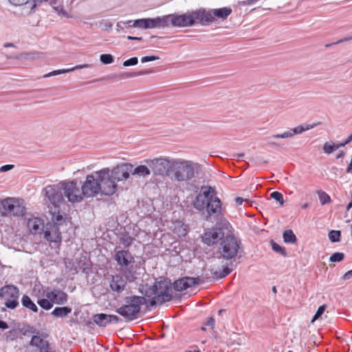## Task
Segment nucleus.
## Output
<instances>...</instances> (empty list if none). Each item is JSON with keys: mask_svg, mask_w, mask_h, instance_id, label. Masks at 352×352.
I'll use <instances>...</instances> for the list:
<instances>
[{"mask_svg": "<svg viewBox=\"0 0 352 352\" xmlns=\"http://www.w3.org/2000/svg\"><path fill=\"white\" fill-rule=\"evenodd\" d=\"M199 166L192 161L174 158L169 178L177 182H187L195 177Z\"/></svg>", "mask_w": 352, "mask_h": 352, "instance_id": "f257e3e1", "label": "nucleus"}, {"mask_svg": "<svg viewBox=\"0 0 352 352\" xmlns=\"http://www.w3.org/2000/svg\"><path fill=\"white\" fill-rule=\"evenodd\" d=\"M126 304L116 310V312L128 320L138 318L141 306L146 303L144 296H131L125 298Z\"/></svg>", "mask_w": 352, "mask_h": 352, "instance_id": "f03ea898", "label": "nucleus"}, {"mask_svg": "<svg viewBox=\"0 0 352 352\" xmlns=\"http://www.w3.org/2000/svg\"><path fill=\"white\" fill-rule=\"evenodd\" d=\"M241 241L233 234H227L225 238L221 241L218 251V258L224 260H232L237 256Z\"/></svg>", "mask_w": 352, "mask_h": 352, "instance_id": "7ed1b4c3", "label": "nucleus"}, {"mask_svg": "<svg viewBox=\"0 0 352 352\" xmlns=\"http://www.w3.org/2000/svg\"><path fill=\"white\" fill-rule=\"evenodd\" d=\"M230 224L225 217L221 218V221L217 222V227L209 229L202 236V241L208 245L217 243L222 241L228 233L230 232Z\"/></svg>", "mask_w": 352, "mask_h": 352, "instance_id": "20e7f679", "label": "nucleus"}, {"mask_svg": "<svg viewBox=\"0 0 352 352\" xmlns=\"http://www.w3.org/2000/svg\"><path fill=\"white\" fill-rule=\"evenodd\" d=\"M174 158L160 156L144 160L155 176L170 177Z\"/></svg>", "mask_w": 352, "mask_h": 352, "instance_id": "39448f33", "label": "nucleus"}, {"mask_svg": "<svg viewBox=\"0 0 352 352\" xmlns=\"http://www.w3.org/2000/svg\"><path fill=\"white\" fill-rule=\"evenodd\" d=\"M121 272L122 274L112 276L110 281L111 289L117 293L122 292L126 289L128 282L132 283L137 278L135 267L123 269Z\"/></svg>", "mask_w": 352, "mask_h": 352, "instance_id": "423d86ee", "label": "nucleus"}, {"mask_svg": "<svg viewBox=\"0 0 352 352\" xmlns=\"http://www.w3.org/2000/svg\"><path fill=\"white\" fill-rule=\"evenodd\" d=\"M97 175L101 188L100 194L106 196H111L118 190V184L112 177L111 169L109 168H103L98 170Z\"/></svg>", "mask_w": 352, "mask_h": 352, "instance_id": "0eeeda50", "label": "nucleus"}, {"mask_svg": "<svg viewBox=\"0 0 352 352\" xmlns=\"http://www.w3.org/2000/svg\"><path fill=\"white\" fill-rule=\"evenodd\" d=\"M60 188L63 190V193L67 200L72 203L80 202L83 197H85L84 195L82 188L80 189L75 181L71 182H59Z\"/></svg>", "mask_w": 352, "mask_h": 352, "instance_id": "6e6552de", "label": "nucleus"}, {"mask_svg": "<svg viewBox=\"0 0 352 352\" xmlns=\"http://www.w3.org/2000/svg\"><path fill=\"white\" fill-rule=\"evenodd\" d=\"M0 298L5 302V306L10 309H14L19 305V289L13 285H8L0 289Z\"/></svg>", "mask_w": 352, "mask_h": 352, "instance_id": "1a4fd4ad", "label": "nucleus"}, {"mask_svg": "<svg viewBox=\"0 0 352 352\" xmlns=\"http://www.w3.org/2000/svg\"><path fill=\"white\" fill-rule=\"evenodd\" d=\"M221 201L219 198L217 197V192L213 188V192L208 201L206 207V220L212 221V218H216L219 221H221V218L224 217L222 214Z\"/></svg>", "mask_w": 352, "mask_h": 352, "instance_id": "9d476101", "label": "nucleus"}, {"mask_svg": "<svg viewBox=\"0 0 352 352\" xmlns=\"http://www.w3.org/2000/svg\"><path fill=\"white\" fill-rule=\"evenodd\" d=\"M4 211L13 216H23L25 212V207L23 199L8 197L1 201Z\"/></svg>", "mask_w": 352, "mask_h": 352, "instance_id": "9b49d317", "label": "nucleus"}, {"mask_svg": "<svg viewBox=\"0 0 352 352\" xmlns=\"http://www.w3.org/2000/svg\"><path fill=\"white\" fill-rule=\"evenodd\" d=\"M98 170L87 175L85 181L81 186L86 197H93L100 194L101 188L97 175Z\"/></svg>", "mask_w": 352, "mask_h": 352, "instance_id": "f8f14e48", "label": "nucleus"}, {"mask_svg": "<svg viewBox=\"0 0 352 352\" xmlns=\"http://www.w3.org/2000/svg\"><path fill=\"white\" fill-rule=\"evenodd\" d=\"M155 285L157 286L156 294L159 304L162 305L172 300L173 287L169 280L164 279L155 282Z\"/></svg>", "mask_w": 352, "mask_h": 352, "instance_id": "ddd939ff", "label": "nucleus"}, {"mask_svg": "<svg viewBox=\"0 0 352 352\" xmlns=\"http://www.w3.org/2000/svg\"><path fill=\"white\" fill-rule=\"evenodd\" d=\"M62 188L59 184L57 186L48 185L44 190L43 193L48 201L55 207L59 206L63 201Z\"/></svg>", "mask_w": 352, "mask_h": 352, "instance_id": "4468645a", "label": "nucleus"}, {"mask_svg": "<svg viewBox=\"0 0 352 352\" xmlns=\"http://www.w3.org/2000/svg\"><path fill=\"white\" fill-rule=\"evenodd\" d=\"M212 192V187L210 186H201L200 192L193 201L194 208L199 211L204 210Z\"/></svg>", "mask_w": 352, "mask_h": 352, "instance_id": "2eb2a0df", "label": "nucleus"}, {"mask_svg": "<svg viewBox=\"0 0 352 352\" xmlns=\"http://www.w3.org/2000/svg\"><path fill=\"white\" fill-rule=\"evenodd\" d=\"M133 169V165L129 163H122L111 169V175L116 182L126 180Z\"/></svg>", "mask_w": 352, "mask_h": 352, "instance_id": "dca6fc26", "label": "nucleus"}, {"mask_svg": "<svg viewBox=\"0 0 352 352\" xmlns=\"http://www.w3.org/2000/svg\"><path fill=\"white\" fill-rule=\"evenodd\" d=\"M114 259L120 267L121 271L133 267L134 256L129 250H118L116 252Z\"/></svg>", "mask_w": 352, "mask_h": 352, "instance_id": "f3484780", "label": "nucleus"}, {"mask_svg": "<svg viewBox=\"0 0 352 352\" xmlns=\"http://www.w3.org/2000/svg\"><path fill=\"white\" fill-rule=\"evenodd\" d=\"M200 283H201V281L199 277L186 276L175 280L172 287L175 290L182 292Z\"/></svg>", "mask_w": 352, "mask_h": 352, "instance_id": "a211bd4d", "label": "nucleus"}, {"mask_svg": "<svg viewBox=\"0 0 352 352\" xmlns=\"http://www.w3.org/2000/svg\"><path fill=\"white\" fill-rule=\"evenodd\" d=\"M191 16L193 20V25L196 21L202 24L214 21V17L213 14H212V12L210 10L207 11L204 8L192 11L191 12Z\"/></svg>", "mask_w": 352, "mask_h": 352, "instance_id": "6ab92c4d", "label": "nucleus"}, {"mask_svg": "<svg viewBox=\"0 0 352 352\" xmlns=\"http://www.w3.org/2000/svg\"><path fill=\"white\" fill-rule=\"evenodd\" d=\"M93 320L100 327H106L110 323H118L120 318L116 315L98 314L93 316Z\"/></svg>", "mask_w": 352, "mask_h": 352, "instance_id": "aec40b11", "label": "nucleus"}, {"mask_svg": "<svg viewBox=\"0 0 352 352\" xmlns=\"http://www.w3.org/2000/svg\"><path fill=\"white\" fill-rule=\"evenodd\" d=\"M316 124L314 125H299L289 131H285L282 134H274L272 135V138H288L294 136L296 134H300L304 131L309 130L314 128Z\"/></svg>", "mask_w": 352, "mask_h": 352, "instance_id": "412c9836", "label": "nucleus"}, {"mask_svg": "<svg viewBox=\"0 0 352 352\" xmlns=\"http://www.w3.org/2000/svg\"><path fill=\"white\" fill-rule=\"evenodd\" d=\"M171 24L177 27H189L193 25L191 13L173 16L171 19Z\"/></svg>", "mask_w": 352, "mask_h": 352, "instance_id": "4be33fe9", "label": "nucleus"}, {"mask_svg": "<svg viewBox=\"0 0 352 352\" xmlns=\"http://www.w3.org/2000/svg\"><path fill=\"white\" fill-rule=\"evenodd\" d=\"M27 227L32 234H41L44 229V223L38 217H32L28 220Z\"/></svg>", "mask_w": 352, "mask_h": 352, "instance_id": "5701e85b", "label": "nucleus"}, {"mask_svg": "<svg viewBox=\"0 0 352 352\" xmlns=\"http://www.w3.org/2000/svg\"><path fill=\"white\" fill-rule=\"evenodd\" d=\"M46 296L52 302L58 305L65 304L67 300V294L65 292L58 289H54L50 292H47Z\"/></svg>", "mask_w": 352, "mask_h": 352, "instance_id": "b1692460", "label": "nucleus"}, {"mask_svg": "<svg viewBox=\"0 0 352 352\" xmlns=\"http://www.w3.org/2000/svg\"><path fill=\"white\" fill-rule=\"evenodd\" d=\"M170 16H157L156 18L147 19L148 29L166 27L168 25V19Z\"/></svg>", "mask_w": 352, "mask_h": 352, "instance_id": "393cba45", "label": "nucleus"}, {"mask_svg": "<svg viewBox=\"0 0 352 352\" xmlns=\"http://www.w3.org/2000/svg\"><path fill=\"white\" fill-rule=\"evenodd\" d=\"M91 67V65H89V64L78 65H76L75 67H71V68H68V69H58V70L52 71L51 72H49V73L43 75V78H49V77H51V76H56V75H59V74H63L74 72V71H75L76 69L88 68V67Z\"/></svg>", "mask_w": 352, "mask_h": 352, "instance_id": "a878e982", "label": "nucleus"}, {"mask_svg": "<svg viewBox=\"0 0 352 352\" xmlns=\"http://www.w3.org/2000/svg\"><path fill=\"white\" fill-rule=\"evenodd\" d=\"M45 238L51 242L58 243L61 241V233L58 230V226H53L49 230L45 232Z\"/></svg>", "mask_w": 352, "mask_h": 352, "instance_id": "bb28decb", "label": "nucleus"}, {"mask_svg": "<svg viewBox=\"0 0 352 352\" xmlns=\"http://www.w3.org/2000/svg\"><path fill=\"white\" fill-rule=\"evenodd\" d=\"M131 173L133 175L147 177L152 173V171H151V168L146 164V165H139L135 168H133Z\"/></svg>", "mask_w": 352, "mask_h": 352, "instance_id": "cd10ccee", "label": "nucleus"}, {"mask_svg": "<svg viewBox=\"0 0 352 352\" xmlns=\"http://www.w3.org/2000/svg\"><path fill=\"white\" fill-rule=\"evenodd\" d=\"M171 228L179 237L184 236L187 234V226L181 221L174 222Z\"/></svg>", "mask_w": 352, "mask_h": 352, "instance_id": "c85d7f7f", "label": "nucleus"}, {"mask_svg": "<svg viewBox=\"0 0 352 352\" xmlns=\"http://www.w3.org/2000/svg\"><path fill=\"white\" fill-rule=\"evenodd\" d=\"M214 19L215 17L226 19L231 13L232 9L230 8L224 7L219 9L210 10Z\"/></svg>", "mask_w": 352, "mask_h": 352, "instance_id": "c756f323", "label": "nucleus"}, {"mask_svg": "<svg viewBox=\"0 0 352 352\" xmlns=\"http://www.w3.org/2000/svg\"><path fill=\"white\" fill-rule=\"evenodd\" d=\"M72 308L69 307H56L52 312V315L57 318H65L72 312Z\"/></svg>", "mask_w": 352, "mask_h": 352, "instance_id": "7c9ffc66", "label": "nucleus"}, {"mask_svg": "<svg viewBox=\"0 0 352 352\" xmlns=\"http://www.w3.org/2000/svg\"><path fill=\"white\" fill-rule=\"evenodd\" d=\"M21 303H22V305L34 311V312H37L38 311V307L36 305V304L31 300V298L27 296V295H23L22 298H21Z\"/></svg>", "mask_w": 352, "mask_h": 352, "instance_id": "2f4dec72", "label": "nucleus"}, {"mask_svg": "<svg viewBox=\"0 0 352 352\" xmlns=\"http://www.w3.org/2000/svg\"><path fill=\"white\" fill-rule=\"evenodd\" d=\"M284 242L294 244L296 242L297 238L292 230H286L283 233Z\"/></svg>", "mask_w": 352, "mask_h": 352, "instance_id": "473e14b6", "label": "nucleus"}, {"mask_svg": "<svg viewBox=\"0 0 352 352\" xmlns=\"http://www.w3.org/2000/svg\"><path fill=\"white\" fill-rule=\"evenodd\" d=\"M156 290H157V286L155 283L152 286L146 287L144 289H142L141 290V293L148 298H157Z\"/></svg>", "mask_w": 352, "mask_h": 352, "instance_id": "72a5a7b5", "label": "nucleus"}, {"mask_svg": "<svg viewBox=\"0 0 352 352\" xmlns=\"http://www.w3.org/2000/svg\"><path fill=\"white\" fill-rule=\"evenodd\" d=\"M134 238L130 236L129 234H123L120 237V243L123 245L124 248L129 247L133 242Z\"/></svg>", "mask_w": 352, "mask_h": 352, "instance_id": "f704fd0d", "label": "nucleus"}, {"mask_svg": "<svg viewBox=\"0 0 352 352\" xmlns=\"http://www.w3.org/2000/svg\"><path fill=\"white\" fill-rule=\"evenodd\" d=\"M151 70H142L137 72H125L120 74L121 78H132L138 76L146 75L151 74Z\"/></svg>", "mask_w": 352, "mask_h": 352, "instance_id": "c9c22d12", "label": "nucleus"}, {"mask_svg": "<svg viewBox=\"0 0 352 352\" xmlns=\"http://www.w3.org/2000/svg\"><path fill=\"white\" fill-rule=\"evenodd\" d=\"M232 272V270L230 269L228 266L223 267V270L221 271H214L212 274L213 276L217 278H225L226 276L230 274Z\"/></svg>", "mask_w": 352, "mask_h": 352, "instance_id": "e433bc0d", "label": "nucleus"}, {"mask_svg": "<svg viewBox=\"0 0 352 352\" xmlns=\"http://www.w3.org/2000/svg\"><path fill=\"white\" fill-rule=\"evenodd\" d=\"M328 236L332 243L340 241L341 232L339 230H331Z\"/></svg>", "mask_w": 352, "mask_h": 352, "instance_id": "4c0bfd02", "label": "nucleus"}, {"mask_svg": "<svg viewBox=\"0 0 352 352\" xmlns=\"http://www.w3.org/2000/svg\"><path fill=\"white\" fill-rule=\"evenodd\" d=\"M148 22L147 19H137L133 21V24H132V27L139 28L142 29H148Z\"/></svg>", "mask_w": 352, "mask_h": 352, "instance_id": "58836bf2", "label": "nucleus"}, {"mask_svg": "<svg viewBox=\"0 0 352 352\" xmlns=\"http://www.w3.org/2000/svg\"><path fill=\"white\" fill-rule=\"evenodd\" d=\"M38 304L42 307L43 309L50 310L53 307V303L51 300L47 299H40L38 300Z\"/></svg>", "mask_w": 352, "mask_h": 352, "instance_id": "ea45409f", "label": "nucleus"}, {"mask_svg": "<svg viewBox=\"0 0 352 352\" xmlns=\"http://www.w3.org/2000/svg\"><path fill=\"white\" fill-rule=\"evenodd\" d=\"M100 60L104 65L111 64L113 62L114 58L111 54H102L100 56Z\"/></svg>", "mask_w": 352, "mask_h": 352, "instance_id": "a19ab883", "label": "nucleus"}, {"mask_svg": "<svg viewBox=\"0 0 352 352\" xmlns=\"http://www.w3.org/2000/svg\"><path fill=\"white\" fill-rule=\"evenodd\" d=\"M337 149H338V146H336V144H331L329 142H326L323 146V151L327 154H331Z\"/></svg>", "mask_w": 352, "mask_h": 352, "instance_id": "79ce46f5", "label": "nucleus"}, {"mask_svg": "<svg viewBox=\"0 0 352 352\" xmlns=\"http://www.w3.org/2000/svg\"><path fill=\"white\" fill-rule=\"evenodd\" d=\"M344 258V254L342 252H335L329 258V261L332 263L340 262Z\"/></svg>", "mask_w": 352, "mask_h": 352, "instance_id": "37998d69", "label": "nucleus"}, {"mask_svg": "<svg viewBox=\"0 0 352 352\" xmlns=\"http://www.w3.org/2000/svg\"><path fill=\"white\" fill-rule=\"evenodd\" d=\"M271 245H272V248L274 252H278L283 256L287 255V252L284 248L280 246L278 244H277L276 243H275L273 241L271 242Z\"/></svg>", "mask_w": 352, "mask_h": 352, "instance_id": "c03bdc74", "label": "nucleus"}, {"mask_svg": "<svg viewBox=\"0 0 352 352\" xmlns=\"http://www.w3.org/2000/svg\"><path fill=\"white\" fill-rule=\"evenodd\" d=\"M270 197L272 199H274V200H276V201H278L281 206L283 205V204H284L283 196L280 192H279L278 191H274L271 193Z\"/></svg>", "mask_w": 352, "mask_h": 352, "instance_id": "a18cd8bd", "label": "nucleus"}, {"mask_svg": "<svg viewBox=\"0 0 352 352\" xmlns=\"http://www.w3.org/2000/svg\"><path fill=\"white\" fill-rule=\"evenodd\" d=\"M52 220L53 223L55 224L54 226H57L60 225L63 221V216L60 214V212H54L52 214Z\"/></svg>", "mask_w": 352, "mask_h": 352, "instance_id": "49530a36", "label": "nucleus"}, {"mask_svg": "<svg viewBox=\"0 0 352 352\" xmlns=\"http://www.w3.org/2000/svg\"><path fill=\"white\" fill-rule=\"evenodd\" d=\"M100 26L102 30H109L111 29L113 24L109 19H102L100 21Z\"/></svg>", "mask_w": 352, "mask_h": 352, "instance_id": "de8ad7c7", "label": "nucleus"}, {"mask_svg": "<svg viewBox=\"0 0 352 352\" xmlns=\"http://www.w3.org/2000/svg\"><path fill=\"white\" fill-rule=\"evenodd\" d=\"M326 306L324 305H321L318 307V310L316 311L315 315L314 316L311 322H314L315 320H316L318 318H319L325 311Z\"/></svg>", "mask_w": 352, "mask_h": 352, "instance_id": "09e8293b", "label": "nucleus"}, {"mask_svg": "<svg viewBox=\"0 0 352 352\" xmlns=\"http://www.w3.org/2000/svg\"><path fill=\"white\" fill-rule=\"evenodd\" d=\"M138 63V59L137 57H132L123 63V66L129 67L137 65Z\"/></svg>", "mask_w": 352, "mask_h": 352, "instance_id": "8fccbe9b", "label": "nucleus"}, {"mask_svg": "<svg viewBox=\"0 0 352 352\" xmlns=\"http://www.w3.org/2000/svg\"><path fill=\"white\" fill-rule=\"evenodd\" d=\"M60 1L61 0H48L49 3L58 12H59V11L62 10V8L60 6Z\"/></svg>", "mask_w": 352, "mask_h": 352, "instance_id": "3c124183", "label": "nucleus"}, {"mask_svg": "<svg viewBox=\"0 0 352 352\" xmlns=\"http://www.w3.org/2000/svg\"><path fill=\"white\" fill-rule=\"evenodd\" d=\"M320 202L322 205L327 204V203H329L331 201V198L325 192H323L320 196Z\"/></svg>", "mask_w": 352, "mask_h": 352, "instance_id": "603ef678", "label": "nucleus"}, {"mask_svg": "<svg viewBox=\"0 0 352 352\" xmlns=\"http://www.w3.org/2000/svg\"><path fill=\"white\" fill-rule=\"evenodd\" d=\"M157 59H159V57L156 56H144L141 58V62L146 63V62H149V61H153V60H155Z\"/></svg>", "mask_w": 352, "mask_h": 352, "instance_id": "864d4df0", "label": "nucleus"}, {"mask_svg": "<svg viewBox=\"0 0 352 352\" xmlns=\"http://www.w3.org/2000/svg\"><path fill=\"white\" fill-rule=\"evenodd\" d=\"M10 2L14 6H22L28 4L30 0H9Z\"/></svg>", "mask_w": 352, "mask_h": 352, "instance_id": "5fc2aeb1", "label": "nucleus"}, {"mask_svg": "<svg viewBox=\"0 0 352 352\" xmlns=\"http://www.w3.org/2000/svg\"><path fill=\"white\" fill-rule=\"evenodd\" d=\"M349 41V39L348 36H346L342 39L338 40V41H336L335 43L327 44L325 45V47H329L331 46L332 45H336V44H339V43H344V42Z\"/></svg>", "mask_w": 352, "mask_h": 352, "instance_id": "6e6d98bb", "label": "nucleus"}, {"mask_svg": "<svg viewBox=\"0 0 352 352\" xmlns=\"http://www.w3.org/2000/svg\"><path fill=\"white\" fill-rule=\"evenodd\" d=\"M14 167V165L6 164L3 165L0 168V172H6L11 170Z\"/></svg>", "mask_w": 352, "mask_h": 352, "instance_id": "4d7b16f0", "label": "nucleus"}, {"mask_svg": "<svg viewBox=\"0 0 352 352\" xmlns=\"http://www.w3.org/2000/svg\"><path fill=\"white\" fill-rule=\"evenodd\" d=\"M48 0H33V4L31 7V10L34 9L37 5L41 4L43 2H47Z\"/></svg>", "mask_w": 352, "mask_h": 352, "instance_id": "13d9d810", "label": "nucleus"}, {"mask_svg": "<svg viewBox=\"0 0 352 352\" xmlns=\"http://www.w3.org/2000/svg\"><path fill=\"white\" fill-rule=\"evenodd\" d=\"M257 0H245L241 2L243 6H250L254 4Z\"/></svg>", "mask_w": 352, "mask_h": 352, "instance_id": "bf43d9fd", "label": "nucleus"}, {"mask_svg": "<svg viewBox=\"0 0 352 352\" xmlns=\"http://www.w3.org/2000/svg\"><path fill=\"white\" fill-rule=\"evenodd\" d=\"M206 325L210 327L211 328H214V319L213 318H210L206 323Z\"/></svg>", "mask_w": 352, "mask_h": 352, "instance_id": "052dcab7", "label": "nucleus"}, {"mask_svg": "<svg viewBox=\"0 0 352 352\" xmlns=\"http://www.w3.org/2000/svg\"><path fill=\"white\" fill-rule=\"evenodd\" d=\"M351 277H352V270L346 272L343 276V278L345 280L350 279Z\"/></svg>", "mask_w": 352, "mask_h": 352, "instance_id": "680f3d73", "label": "nucleus"}, {"mask_svg": "<svg viewBox=\"0 0 352 352\" xmlns=\"http://www.w3.org/2000/svg\"><path fill=\"white\" fill-rule=\"evenodd\" d=\"M8 328V324L6 322L0 320V329H7Z\"/></svg>", "mask_w": 352, "mask_h": 352, "instance_id": "e2e57ef3", "label": "nucleus"}, {"mask_svg": "<svg viewBox=\"0 0 352 352\" xmlns=\"http://www.w3.org/2000/svg\"><path fill=\"white\" fill-rule=\"evenodd\" d=\"M150 302H149V305L151 307H153L155 306L157 303H158V300L157 298H150Z\"/></svg>", "mask_w": 352, "mask_h": 352, "instance_id": "0e129e2a", "label": "nucleus"}, {"mask_svg": "<svg viewBox=\"0 0 352 352\" xmlns=\"http://www.w3.org/2000/svg\"><path fill=\"white\" fill-rule=\"evenodd\" d=\"M235 201H236V204H238V205H241V204H242V203H243V201H248V200H247V199H243V198H241V197H236V198L235 199Z\"/></svg>", "mask_w": 352, "mask_h": 352, "instance_id": "69168bd1", "label": "nucleus"}, {"mask_svg": "<svg viewBox=\"0 0 352 352\" xmlns=\"http://www.w3.org/2000/svg\"><path fill=\"white\" fill-rule=\"evenodd\" d=\"M128 40H133V41H142V37H137V36H128L127 37Z\"/></svg>", "mask_w": 352, "mask_h": 352, "instance_id": "338daca9", "label": "nucleus"}, {"mask_svg": "<svg viewBox=\"0 0 352 352\" xmlns=\"http://www.w3.org/2000/svg\"><path fill=\"white\" fill-rule=\"evenodd\" d=\"M345 153L344 151H341L340 153L337 155L336 158L340 159L342 158L344 156Z\"/></svg>", "mask_w": 352, "mask_h": 352, "instance_id": "774afa93", "label": "nucleus"}]
</instances>
